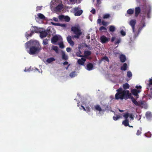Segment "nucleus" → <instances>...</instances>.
Masks as SVG:
<instances>
[{
    "instance_id": "f257e3e1",
    "label": "nucleus",
    "mask_w": 152,
    "mask_h": 152,
    "mask_svg": "<svg viewBox=\"0 0 152 152\" xmlns=\"http://www.w3.org/2000/svg\"><path fill=\"white\" fill-rule=\"evenodd\" d=\"M136 23V20H131L129 24L131 26L133 33V38L135 39L139 35L142 28L145 27V23L144 20H142L140 22L137 28L135 29V26Z\"/></svg>"
},
{
    "instance_id": "f03ea898",
    "label": "nucleus",
    "mask_w": 152,
    "mask_h": 152,
    "mask_svg": "<svg viewBox=\"0 0 152 152\" xmlns=\"http://www.w3.org/2000/svg\"><path fill=\"white\" fill-rule=\"evenodd\" d=\"M42 50V48L39 42L35 41L33 43V45L29 48L28 53L30 55H34L39 53Z\"/></svg>"
},
{
    "instance_id": "7ed1b4c3",
    "label": "nucleus",
    "mask_w": 152,
    "mask_h": 152,
    "mask_svg": "<svg viewBox=\"0 0 152 152\" xmlns=\"http://www.w3.org/2000/svg\"><path fill=\"white\" fill-rule=\"evenodd\" d=\"M59 0H53L51 3L50 8L52 10L56 12H59L63 9V6L61 4L58 5L55 8L53 7V5L55 4L56 3L58 2Z\"/></svg>"
},
{
    "instance_id": "20e7f679",
    "label": "nucleus",
    "mask_w": 152,
    "mask_h": 152,
    "mask_svg": "<svg viewBox=\"0 0 152 152\" xmlns=\"http://www.w3.org/2000/svg\"><path fill=\"white\" fill-rule=\"evenodd\" d=\"M131 93H130L129 90H124L121 95L118 99V100H123L125 99L126 100L129 98H130L132 96Z\"/></svg>"
},
{
    "instance_id": "39448f33",
    "label": "nucleus",
    "mask_w": 152,
    "mask_h": 152,
    "mask_svg": "<svg viewBox=\"0 0 152 152\" xmlns=\"http://www.w3.org/2000/svg\"><path fill=\"white\" fill-rule=\"evenodd\" d=\"M71 30L75 34L74 37L75 38L79 39L82 34L81 30L78 27L72 26L71 28Z\"/></svg>"
},
{
    "instance_id": "423d86ee",
    "label": "nucleus",
    "mask_w": 152,
    "mask_h": 152,
    "mask_svg": "<svg viewBox=\"0 0 152 152\" xmlns=\"http://www.w3.org/2000/svg\"><path fill=\"white\" fill-rule=\"evenodd\" d=\"M71 30L75 34L74 37L75 38L79 39L82 34L81 30L78 27L72 26L71 28Z\"/></svg>"
},
{
    "instance_id": "0eeeda50",
    "label": "nucleus",
    "mask_w": 152,
    "mask_h": 152,
    "mask_svg": "<svg viewBox=\"0 0 152 152\" xmlns=\"http://www.w3.org/2000/svg\"><path fill=\"white\" fill-rule=\"evenodd\" d=\"M62 40V38L60 37L55 35L51 39V42L54 44H55L58 41H61Z\"/></svg>"
},
{
    "instance_id": "6e6552de",
    "label": "nucleus",
    "mask_w": 152,
    "mask_h": 152,
    "mask_svg": "<svg viewBox=\"0 0 152 152\" xmlns=\"http://www.w3.org/2000/svg\"><path fill=\"white\" fill-rule=\"evenodd\" d=\"M123 91L121 88H120L116 90L117 92L116 93L115 95V99L118 100V99L120 96L122 94Z\"/></svg>"
},
{
    "instance_id": "1a4fd4ad",
    "label": "nucleus",
    "mask_w": 152,
    "mask_h": 152,
    "mask_svg": "<svg viewBox=\"0 0 152 152\" xmlns=\"http://www.w3.org/2000/svg\"><path fill=\"white\" fill-rule=\"evenodd\" d=\"M110 39L104 35L100 37L101 42L102 43H105L109 41Z\"/></svg>"
},
{
    "instance_id": "9d476101",
    "label": "nucleus",
    "mask_w": 152,
    "mask_h": 152,
    "mask_svg": "<svg viewBox=\"0 0 152 152\" xmlns=\"http://www.w3.org/2000/svg\"><path fill=\"white\" fill-rule=\"evenodd\" d=\"M48 31L44 30L41 31H40L39 33H40V36L41 38H43L46 37L48 34Z\"/></svg>"
},
{
    "instance_id": "9b49d317",
    "label": "nucleus",
    "mask_w": 152,
    "mask_h": 152,
    "mask_svg": "<svg viewBox=\"0 0 152 152\" xmlns=\"http://www.w3.org/2000/svg\"><path fill=\"white\" fill-rule=\"evenodd\" d=\"M67 40L69 44L70 45L72 46H73L74 45V42L72 39V37L71 36H68L67 37Z\"/></svg>"
},
{
    "instance_id": "f8f14e48",
    "label": "nucleus",
    "mask_w": 152,
    "mask_h": 152,
    "mask_svg": "<svg viewBox=\"0 0 152 152\" xmlns=\"http://www.w3.org/2000/svg\"><path fill=\"white\" fill-rule=\"evenodd\" d=\"M94 69V66L92 64L89 63L86 65V69L88 71H91Z\"/></svg>"
},
{
    "instance_id": "ddd939ff",
    "label": "nucleus",
    "mask_w": 152,
    "mask_h": 152,
    "mask_svg": "<svg viewBox=\"0 0 152 152\" xmlns=\"http://www.w3.org/2000/svg\"><path fill=\"white\" fill-rule=\"evenodd\" d=\"M141 11L140 8L139 7H137L135 9V16L137 17Z\"/></svg>"
},
{
    "instance_id": "4468645a",
    "label": "nucleus",
    "mask_w": 152,
    "mask_h": 152,
    "mask_svg": "<svg viewBox=\"0 0 152 152\" xmlns=\"http://www.w3.org/2000/svg\"><path fill=\"white\" fill-rule=\"evenodd\" d=\"M86 61V59L82 58L81 59H79L77 61V63L80 65H83L84 64V62Z\"/></svg>"
},
{
    "instance_id": "2eb2a0df",
    "label": "nucleus",
    "mask_w": 152,
    "mask_h": 152,
    "mask_svg": "<svg viewBox=\"0 0 152 152\" xmlns=\"http://www.w3.org/2000/svg\"><path fill=\"white\" fill-rule=\"evenodd\" d=\"M141 91L140 90H137L136 89H133L131 91V92L133 95L134 96H138V93L141 92Z\"/></svg>"
},
{
    "instance_id": "dca6fc26",
    "label": "nucleus",
    "mask_w": 152,
    "mask_h": 152,
    "mask_svg": "<svg viewBox=\"0 0 152 152\" xmlns=\"http://www.w3.org/2000/svg\"><path fill=\"white\" fill-rule=\"evenodd\" d=\"M62 58V59L65 61H66L68 59V56L67 55H66L63 51H62L61 53Z\"/></svg>"
},
{
    "instance_id": "f3484780",
    "label": "nucleus",
    "mask_w": 152,
    "mask_h": 152,
    "mask_svg": "<svg viewBox=\"0 0 152 152\" xmlns=\"http://www.w3.org/2000/svg\"><path fill=\"white\" fill-rule=\"evenodd\" d=\"M120 59L122 63H123L125 61L126 58L124 55L121 54L120 56Z\"/></svg>"
},
{
    "instance_id": "a211bd4d",
    "label": "nucleus",
    "mask_w": 152,
    "mask_h": 152,
    "mask_svg": "<svg viewBox=\"0 0 152 152\" xmlns=\"http://www.w3.org/2000/svg\"><path fill=\"white\" fill-rule=\"evenodd\" d=\"M146 118L148 119L151 118L152 117V114L150 112H147L145 114Z\"/></svg>"
},
{
    "instance_id": "6ab92c4d",
    "label": "nucleus",
    "mask_w": 152,
    "mask_h": 152,
    "mask_svg": "<svg viewBox=\"0 0 152 152\" xmlns=\"http://www.w3.org/2000/svg\"><path fill=\"white\" fill-rule=\"evenodd\" d=\"M130 98L131 99L133 103L136 105L138 106L139 105L138 102L137 101L133 96H132Z\"/></svg>"
},
{
    "instance_id": "aec40b11",
    "label": "nucleus",
    "mask_w": 152,
    "mask_h": 152,
    "mask_svg": "<svg viewBox=\"0 0 152 152\" xmlns=\"http://www.w3.org/2000/svg\"><path fill=\"white\" fill-rule=\"evenodd\" d=\"M129 121L128 119L125 120L122 122V124L124 125L125 126H129Z\"/></svg>"
},
{
    "instance_id": "412c9836",
    "label": "nucleus",
    "mask_w": 152,
    "mask_h": 152,
    "mask_svg": "<svg viewBox=\"0 0 152 152\" xmlns=\"http://www.w3.org/2000/svg\"><path fill=\"white\" fill-rule=\"evenodd\" d=\"M59 19H70V18L68 16H65L63 15H61L58 16Z\"/></svg>"
},
{
    "instance_id": "4be33fe9",
    "label": "nucleus",
    "mask_w": 152,
    "mask_h": 152,
    "mask_svg": "<svg viewBox=\"0 0 152 152\" xmlns=\"http://www.w3.org/2000/svg\"><path fill=\"white\" fill-rule=\"evenodd\" d=\"M51 23L54 26H65V24H62L60 23H54L53 22H51Z\"/></svg>"
},
{
    "instance_id": "5701e85b",
    "label": "nucleus",
    "mask_w": 152,
    "mask_h": 152,
    "mask_svg": "<svg viewBox=\"0 0 152 152\" xmlns=\"http://www.w3.org/2000/svg\"><path fill=\"white\" fill-rule=\"evenodd\" d=\"M127 64L126 63L124 64L121 67V70L125 71L127 69Z\"/></svg>"
},
{
    "instance_id": "b1692460",
    "label": "nucleus",
    "mask_w": 152,
    "mask_h": 152,
    "mask_svg": "<svg viewBox=\"0 0 152 152\" xmlns=\"http://www.w3.org/2000/svg\"><path fill=\"white\" fill-rule=\"evenodd\" d=\"M95 109L99 112H101L102 111V110L99 105H96L94 106Z\"/></svg>"
},
{
    "instance_id": "393cba45",
    "label": "nucleus",
    "mask_w": 152,
    "mask_h": 152,
    "mask_svg": "<svg viewBox=\"0 0 152 152\" xmlns=\"http://www.w3.org/2000/svg\"><path fill=\"white\" fill-rule=\"evenodd\" d=\"M55 60V59L54 58L51 57L48 58L46 60V61L48 63H50Z\"/></svg>"
},
{
    "instance_id": "a878e982",
    "label": "nucleus",
    "mask_w": 152,
    "mask_h": 152,
    "mask_svg": "<svg viewBox=\"0 0 152 152\" xmlns=\"http://www.w3.org/2000/svg\"><path fill=\"white\" fill-rule=\"evenodd\" d=\"M83 13V11L82 10H79L75 13V16H80Z\"/></svg>"
},
{
    "instance_id": "bb28decb",
    "label": "nucleus",
    "mask_w": 152,
    "mask_h": 152,
    "mask_svg": "<svg viewBox=\"0 0 152 152\" xmlns=\"http://www.w3.org/2000/svg\"><path fill=\"white\" fill-rule=\"evenodd\" d=\"M34 32H35V33H39L40 30L37 27L34 26L33 27L32 30Z\"/></svg>"
},
{
    "instance_id": "cd10ccee",
    "label": "nucleus",
    "mask_w": 152,
    "mask_h": 152,
    "mask_svg": "<svg viewBox=\"0 0 152 152\" xmlns=\"http://www.w3.org/2000/svg\"><path fill=\"white\" fill-rule=\"evenodd\" d=\"M91 53V51L88 50L85 51L84 53L85 57H87L88 56H90Z\"/></svg>"
},
{
    "instance_id": "c85d7f7f",
    "label": "nucleus",
    "mask_w": 152,
    "mask_h": 152,
    "mask_svg": "<svg viewBox=\"0 0 152 152\" xmlns=\"http://www.w3.org/2000/svg\"><path fill=\"white\" fill-rule=\"evenodd\" d=\"M123 88L124 89L126 90L127 89H129V88L130 86L128 83H126L123 85Z\"/></svg>"
},
{
    "instance_id": "c756f323",
    "label": "nucleus",
    "mask_w": 152,
    "mask_h": 152,
    "mask_svg": "<svg viewBox=\"0 0 152 152\" xmlns=\"http://www.w3.org/2000/svg\"><path fill=\"white\" fill-rule=\"evenodd\" d=\"M115 30V28L113 26H109V30L110 32H113Z\"/></svg>"
},
{
    "instance_id": "7c9ffc66",
    "label": "nucleus",
    "mask_w": 152,
    "mask_h": 152,
    "mask_svg": "<svg viewBox=\"0 0 152 152\" xmlns=\"http://www.w3.org/2000/svg\"><path fill=\"white\" fill-rule=\"evenodd\" d=\"M76 75H77L76 72L75 71L72 72L69 75L71 77H74Z\"/></svg>"
},
{
    "instance_id": "2f4dec72",
    "label": "nucleus",
    "mask_w": 152,
    "mask_h": 152,
    "mask_svg": "<svg viewBox=\"0 0 152 152\" xmlns=\"http://www.w3.org/2000/svg\"><path fill=\"white\" fill-rule=\"evenodd\" d=\"M127 12L128 14L132 15L133 13L134 12V10L133 9H130L127 11Z\"/></svg>"
},
{
    "instance_id": "473e14b6",
    "label": "nucleus",
    "mask_w": 152,
    "mask_h": 152,
    "mask_svg": "<svg viewBox=\"0 0 152 152\" xmlns=\"http://www.w3.org/2000/svg\"><path fill=\"white\" fill-rule=\"evenodd\" d=\"M38 18L40 19H45V17L44 15L42 14L39 13L37 14Z\"/></svg>"
},
{
    "instance_id": "72a5a7b5",
    "label": "nucleus",
    "mask_w": 152,
    "mask_h": 152,
    "mask_svg": "<svg viewBox=\"0 0 152 152\" xmlns=\"http://www.w3.org/2000/svg\"><path fill=\"white\" fill-rule=\"evenodd\" d=\"M52 49L55 51L56 53L58 52V48L56 46H53L52 47Z\"/></svg>"
},
{
    "instance_id": "f704fd0d",
    "label": "nucleus",
    "mask_w": 152,
    "mask_h": 152,
    "mask_svg": "<svg viewBox=\"0 0 152 152\" xmlns=\"http://www.w3.org/2000/svg\"><path fill=\"white\" fill-rule=\"evenodd\" d=\"M121 118V116L119 115H116V116H114L113 117V119L114 121H117Z\"/></svg>"
},
{
    "instance_id": "c9c22d12",
    "label": "nucleus",
    "mask_w": 152,
    "mask_h": 152,
    "mask_svg": "<svg viewBox=\"0 0 152 152\" xmlns=\"http://www.w3.org/2000/svg\"><path fill=\"white\" fill-rule=\"evenodd\" d=\"M142 131V129L141 128H140V130H137L136 134L137 135H139L141 134V131Z\"/></svg>"
},
{
    "instance_id": "e433bc0d",
    "label": "nucleus",
    "mask_w": 152,
    "mask_h": 152,
    "mask_svg": "<svg viewBox=\"0 0 152 152\" xmlns=\"http://www.w3.org/2000/svg\"><path fill=\"white\" fill-rule=\"evenodd\" d=\"M48 40L46 39L43 41V45H47L48 44Z\"/></svg>"
},
{
    "instance_id": "4c0bfd02",
    "label": "nucleus",
    "mask_w": 152,
    "mask_h": 152,
    "mask_svg": "<svg viewBox=\"0 0 152 152\" xmlns=\"http://www.w3.org/2000/svg\"><path fill=\"white\" fill-rule=\"evenodd\" d=\"M127 76L129 77H131L132 76V74L130 71H128L127 72Z\"/></svg>"
},
{
    "instance_id": "58836bf2",
    "label": "nucleus",
    "mask_w": 152,
    "mask_h": 152,
    "mask_svg": "<svg viewBox=\"0 0 152 152\" xmlns=\"http://www.w3.org/2000/svg\"><path fill=\"white\" fill-rule=\"evenodd\" d=\"M120 33L121 34V35L123 36H124L126 35V32L125 31H123V30H121L120 32Z\"/></svg>"
},
{
    "instance_id": "ea45409f",
    "label": "nucleus",
    "mask_w": 152,
    "mask_h": 152,
    "mask_svg": "<svg viewBox=\"0 0 152 152\" xmlns=\"http://www.w3.org/2000/svg\"><path fill=\"white\" fill-rule=\"evenodd\" d=\"M129 114L128 113H127L124 115V116L125 118V120L128 119L127 118L129 116Z\"/></svg>"
},
{
    "instance_id": "a19ab883",
    "label": "nucleus",
    "mask_w": 152,
    "mask_h": 152,
    "mask_svg": "<svg viewBox=\"0 0 152 152\" xmlns=\"http://www.w3.org/2000/svg\"><path fill=\"white\" fill-rule=\"evenodd\" d=\"M34 33V32L33 31H32L31 32L30 34H26V36L28 37H30L31 36L33 33Z\"/></svg>"
},
{
    "instance_id": "79ce46f5",
    "label": "nucleus",
    "mask_w": 152,
    "mask_h": 152,
    "mask_svg": "<svg viewBox=\"0 0 152 152\" xmlns=\"http://www.w3.org/2000/svg\"><path fill=\"white\" fill-rule=\"evenodd\" d=\"M58 45L60 48H64V45L62 42L59 43Z\"/></svg>"
},
{
    "instance_id": "37998d69",
    "label": "nucleus",
    "mask_w": 152,
    "mask_h": 152,
    "mask_svg": "<svg viewBox=\"0 0 152 152\" xmlns=\"http://www.w3.org/2000/svg\"><path fill=\"white\" fill-rule=\"evenodd\" d=\"M81 53V52L80 50H79V52H77L76 53V55L77 56L80 57H82L83 56L82 55H81L80 54Z\"/></svg>"
},
{
    "instance_id": "c03bdc74",
    "label": "nucleus",
    "mask_w": 152,
    "mask_h": 152,
    "mask_svg": "<svg viewBox=\"0 0 152 152\" xmlns=\"http://www.w3.org/2000/svg\"><path fill=\"white\" fill-rule=\"evenodd\" d=\"M110 15L108 14H106L104 15L103 16L104 18H110Z\"/></svg>"
},
{
    "instance_id": "a18cd8bd",
    "label": "nucleus",
    "mask_w": 152,
    "mask_h": 152,
    "mask_svg": "<svg viewBox=\"0 0 152 152\" xmlns=\"http://www.w3.org/2000/svg\"><path fill=\"white\" fill-rule=\"evenodd\" d=\"M102 24L103 26H107L108 24V23H107V22H105L104 21H102Z\"/></svg>"
},
{
    "instance_id": "49530a36",
    "label": "nucleus",
    "mask_w": 152,
    "mask_h": 152,
    "mask_svg": "<svg viewBox=\"0 0 152 152\" xmlns=\"http://www.w3.org/2000/svg\"><path fill=\"white\" fill-rule=\"evenodd\" d=\"M106 28L103 26H101L99 28V30L100 31H102L103 30H106Z\"/></svg>"
},
{
    "instance_id": "de8ad7c7",
    "label": "nucleus",
    "mask_w": 152,
    "mask_h": 152,
    "mask_svg": "<svg viewBox=\"0 0 152 152\" xmlns=\"http://www.w3.org/2000/svg\"><path fill=\"white\" fill-rule=\"evenodd\" d=\"M102 59H103L105 60H106L107 62L109 61V60L108 58L106 56H105L104 57H103Z\"/></svg>"
},
{
    "instance_id": "09e8293b",
    "label": "nucleus",
    "mask_w": 152,
    "mask_h": 152,
    "mask_svg": "<svg viewBox=\"0 0 152 152\" xmlns=\"http://www.w3.org/2000/svg\"><path fill=\"white\" fill-rule=\"evenodd\" d=\"M149 87L152 85V78L150 79L149 80V83L148 84Z\"/></svg>"
},
{
    "instance_id": "8fccbe9b",
    "label": "nucleus",
    "mask_w": 152,
    "mask_h": 152,
    "mask_svg": "<svg viewBox=\"0 0 152 152\" xmlns=\"http://www.w3.org/2000/svg\"><path fill=\"white\" fill-rule=\"evenodd\" d=\"M121 42V39H118V40L117 41H116L115 43V44L116 45L117 44H119V43H120Z\"/></svg>"
},
{
    "instance_id": "3c124183",
    "label": "nucleus",
    "mask_w": 152,
    "mask_h": 152,
    "mask_svg": "<svg viewBox=\"0 0 152 152\" xmlns=\"http://www.w3.org/2000/svg\"><path fill=\"white\" fill-rule=\"evenodd\" d=\"M129 117L132 119L133 120L134 119V115L132 114H129Z\"/></svg>"
},
{
    "instance_id": "603ef678",
    "label": "nucleus",
    "mask_w": 152,
    "mask_h": 152,
    "mask_svg": "<svg viewBox=\"0 0 152 152\" xmlns=\"http://www.w3.org/2000/svg\"><path fill=\"white\" fill-rule=\"evenodd\" d=\"M85 110H85V111H86V112H90V109L89 107H86Z\"/></svg>"
},
{
    "instance_id": "864d4df0",
    "label": "nucleus",
    "mask_w": 152,
    "mask_h": 152,
    "mask_svg": "<svg viewBox=\"0 0 152 152\" xmlns=\"http://www.w3.org/2000/svg\"><path fill=\"white\" fill-rule=\"evenodd\" d=\"M71 48L68 47L66 49V50L68 52H69L71 51Z\"/></svg>"
},
{
    "instance_id": "5fc2aeb1",
    "label": "nucleus",
    "mask_w": 152,
    "mask_h": 152,
    "mask_svg": "<svg viewBox=\"0 0 152 152\" xmlns=\"http://www.w3.org/2000/svg\"><path fill=\"white\" fill-rule=\"evenodd\" d=\"M95 10L94 8H92V10H91V12L93 14H94L95 12Z\"/></svg>"
},
{
    "instance_id": "6e6d98bb",
    "label": "nucleus",
    "mask_w": 152,
    "mask_h": 152,
    "mask_svg": "<svg viewBox=\"0 0 152 152\" xmlns=\"http://www.w3.org/2000/svg\"><path fill=\"white\" fill-rule=\"evenodd\" d=\"M63 65H65L68 64V62L67 61H65L63 63Z\"/></svg>"
},
{
    "instance_id": "4d7b16f0",
    "label": "nucleus",
    "mask_w": 152,
    "mask_h": 152,
    "mask_svg": "<svg viewBox=\"0 0 152 152\" xmlns=\"http://www.w3.org/2000/svg\"><path fill=\"white\" fill-rule=\"evenodd\" d=\"M42 8V7L38 6L37 7V10H41Z\"/></svg>"
},
{
    "instance_id": "13d9d810",
    "label": "nucleus",
    "mask_w": 152,
    "mask_h": 152,
    "mask_svg": "<svg viewBox=\"0 0 152 152\" xmlns=\"http://www.w3.org/2000/svg\"><path fill=\"white\" fill-rule=\"evenodd\" d=\"M115 39V37H113L111 39V42H113L114 41Z\"/></svg>"
},
{
    "instance_id": "bf43d9fd",
    "label": "nucleus",
    "mask_w": 152,
    "mask_h": 152,
    "mask_svg": "<svg viewBox=\"0 0 152 152\" xmlns=\"http://www.w3.org/2000/svg\"><path fill=\"white\" fill-rule=\"evenodd\" d=\"M136 88H137V89H141V86H136Z\"/></svg>"
},
{
    "instance_id": "052dcab7",
    "label": "nucleus",
    "mask_w": 152,
    "mask_h": 152,
    "mask_svg": "<svg viewBox=\"0 0 152 152\" xmlns=\"http://www.w3.org/2000/svg\"><path fill=\"white\" fill-rule=\"evenodd\" d=\"M70 1L73 3H75L76 1L77 0H70Z\"/></svg>"
},
{
    "instance_id": "680f3d73",
    "label": "nucleus",
    "mask_w": 152,
    "mask_h": 152,
    "mask_svg": "<svg viewBox=\"0 0 152 152\" xmlns=\"http://www.w3.org/2000/svg\"><path fill=\"white\" fill-rule=\"evenodd\" d=\"M86 38L87 39H90V37L89 35H87L86 36Z\"/></svg>"
},
{
    "instance_id": "e2e57ef3",
    "label": "nucleus",
    "mask_w": 152,
    "mask_h": 152,
    "mask_svg": "<svg viewBox=\"0 0 152 152\" xmlns=\"http://www.w3.org/2000/svg\"><path fill=\"white\" fill-rule=\"evenodd\" d=\"M54 20L55 21L58 22L60 20H61V21L62 20Z\"/></svg>"
},
{
    "instance_id": "0e129e2a",
    "label": "nucleus",
    "mask_w": 152,
    "mask_h": 152,
    "mask_svg": "<svg viewBox=\"0 0 152 152\" xmlns=\"http://www.w3.org/2000/svg\"><path fill=\"white\" fill-rule=\"evenodd\" d=\"M101 20H97V23H100L101 22Z\"/></svg>"
},
{
    "instance_id": "69168bd1",
    "label": "nucleus",
    "mask_w": 152,
    "mask_h": 152,
    "mask_svg": "<svg viewBox=\"0 0 152 152\" xmlns=\"http://www.w3.org/2000/svg\"><path fill=\"white\" fill-rule=\"evenodd\" d=\"M64 21L66 22H69L70 20H64Z\"/></svg>"
},
{
    "instance_id": "338daca9",
    "label": "nucleus",
    "mask_w": 152,
    "mask_h": 152,
    "mask_svg": "<svg viewBox=\"0 0 152 152\" xmlns=\"http://www.w3.org/2000/svg\"><path fill=\"white\" fill-rule=\"evenodd\" d=\"M70 65V64H68V66H67V67H66V69H68V68L69 67V66Z\"/></svg>"
},
{
    "instance_id": "774afa93",
    "label": "nucleus",
    "mask_w": 152,
    "mask_h": 152,
    "mask_svg": "<svg viewBox=\"0 0 152 152\" xmlns=\"http://www.w3.org/2000/svg\"><path fill=\"white\" fill-rule=\"evenodd\" d=\"M119 111L120 112H123V111H123V110H120V109H119Z\"/></svg>"
}]
</instances>
